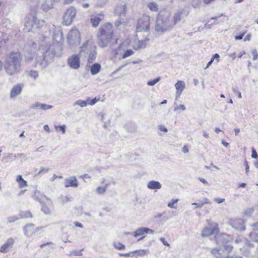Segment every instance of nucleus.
Here are the masks:
<instances>
[{"label":"nucleus","instance_id":"obj_1","mask_svg":"<svg viewBox=\"0 0 258 258\" xmlns=\"http://www.w3.org/2000/svg\"><path fill=\"white\" fill-rule=\"evenodd\" d=\"M28 53H37L35 57V67L40 69L46 68L53 61L55 56H60L62 53V45L59 42L49 44L46 38H44L39 43L29 42L25 46Z\"/></svg>","mask_w":258,"mask_h":258},{"label":"nucleus","instance_id":"obj_2","mask_svg":"<svg viewBox=\"0 0 258 258\" xmlns=\"http://www.w3.org/2000/svg\"><path fill=\"white\" fill-rule=\"evenodd\" d=\"M173 26L174 23L171 21L169 12L165 10L161 11L157 18L155 31L158 34H162L171 29Z\"/></svg>","mask_w":258,"mask_h":258},{"label":"nucleus","instance_id":"obj_3","mask_svg":"<svg viewBox=\"0 0 258 258\" xmlns=\"http://www.w3.org/2000/svg\"><path fill=\"white\" fill-rule=\"evenodd\" d=\"M22 57L19 52H12L6 59L5 70L7 74L13 75L16 73L21 66Z\"/></svg>","mask_w":258,"mask_h":258},{"label":"nucleus","instance_id":"obj_4","mask_svg":"<svg viewBox=\"0 0 258 258\" xmlns=\"http://www.w3.org/2000/svg\"><path fill=\"white\" fill-rule=\"evenodd\" d=\"M111 24L109 22L101 26L99 29V34L98 35V44L101 47H106L112 38V36L104 35L105 28H110Z\"/></svg>","mask_w":258,"mask_h":258},{"label":"nucleus","instance_id":"obj_5","mask_svg":"<svg viewBox=\"0 0 258 258\" xmlns=\"http://www.w3.org/2000/svg\"><path fill=\"white\" fill-rule=\"evenodd\" d=\"M96 47L92 46L88 47V42L84 43L81 47L80 53L81 54L83 52H85L88 54V63H92L96 59L97 56Z\"/></svg>","mask_w":258,"mask_h":258},{"label":"nucleus","instance_id":"obj_6","mask_svg":"<svg viewBox=\"0 0 258 258\" xmlns=\"http://www.w3.org/2000/svg\"><path fill=\"white\" fill-rule=\"evenodd\" d=\"M137 32H144L146 33V36H149L150 30V17L148 16L144 15L139 19L137 25Z\"/></svg>","mask_w":258,"mask_h":258},{"label":"nucleus","instance_id":"obj_7","mask_svg":"<svg viewBox=\"0 0 258 258\" xmlns=\"http://www.w3.org/2000/svg\"><path fill=\"white\" fill-rule=\"evenodd\" d=\"M40 22V20H38L35 17L30 15L26 18L24 30L30 32L37 29L39 27Z\"/></svg>","mask_w":258,"mask_h":258},{"label":"nucleus","instance_id":"obj_8","mask_svg":"<svg viewBox=\"0 0 258 258\" xmlns=\"http://www.w3.org/2000/svg\"><path fill=\"white\" fill-rule=\"evenodd\" d=\"M116 13H118L119 20L115 21V26L117 28L120 29L125 26L124 18L126 14V8L124 4H121L116 10Z\"/></svg>","mask_w":258,"mask_h":258},{"label":"nucleus","instance_id":"obj_9","mask_svg":"<svg viewBox=\"0 0 258 258\" xmlns=\"http://www.w3.org/2000/svg\"><path fill=\"white\" fill-rule=\"evenodd\" d=\"M208 226L205 227L202 232L203 237H207L212 234H216L219 232L218 224L215 223H212L210 220H207Z\"/></svg>","mask_w":258,"mask_h":258},{"label":"nucleus","instance_id":"obj_10","mask_svg":"<svg viewBox=\"0 0 258 258\" xmlns=\"http://www.w3.org/2000/svg\"><path fill=\"white\" fill-rule=\"evenodd\" d=\"M76 15V11L75 8L73 7L69 8L63 16L62 24L66 26L71 25Z\"/></svg>","mask_w":258,"mask_h":258},{"label":"nucleus","instance_id":"obj_11","mask_svg":"<svg viewBox=\"0 0 258 258\" xmlns=\"http://www.w3.org/2000/svg\"><path fill=\"white\" fill-rule=\"evenodd\" d=\"M80 35L79 31L76 29H72L68 35V41L69 44L76 45L80 41Z\"/></svg>","mask_w":258,"mask_h":258},{"label":"nucleus","instance_id":"obj_12","mask_svg":"<svg viewBox=\"0 0 258 258\" xmlns=\"http://www.w3.org/2000/svg\"><path fill=\"white\" fill-rule=\"evenodd\" d=\"M68 63L71 69L77 70L80 67V57L79 55H72L68 58Z\"/></svg>","mask_w":258,"mask_h":258},{"label":"nucleus","instance_id":"obj_13","mask_svg":"<svg viewBox=\"0 0 258 258\" xmlns=\"http://www.w3.org/2000/svg\"><path fill=\"white\" fill-rule=\"evenodd\" d=\"M230 225L235 229L239 231L245 230L244 221L241 219H232L230 221Z\"/></svg>","mask_w":258,"mask_h":258},{"label":"nucleus","instance_id":"obj_14","mask_svg":"<svg viewBox=\"0 0 258 258\" xmlns=\"http://www.w3.org/2000/svg\"><path fill=\"white\" fill-rule=\"evenodd\" d=\"M23 87L24 85L22 84H18L14 85L10 92V98L11 99H15L17 96L21 93Z\"/></svg>","mask_w":258,"mask_h":258},{"label":"nucleus","instance_id":"obj_15","mask_svg":"<svg viewBox=\"0 0 258 258\" xmlns=\"http://www.w3.org/2000/svg\"><path fill=\"white\" fill-rule=\"evenodd\" d=\"M188 15V12L187 11L184 10H179L174 14L173 20H171V21L174 25L180 22L183 17H186Z\"/></svg>","mask_w":258,"mask_h":258},{"label":"nucleus","instance_id":"obj_16","mask_svg":"<svg viewBox=\"0 0 258 258\" xmlns=\"http://www.w3.org/2000/svg\"><path fill=\"white\" fill-rule=\"evenodd\" d=\"M104 19V15L101 13H96L91 16V23L94 27L98 26L99 23Z\"/></svg>","mask_w":258,"mask_h":258},{"label":"nucleus","instance_id":"obj_17","mask_svg":"<svg viewBox=\"0 0 258 258\" xmlns=\"http://www.w3.org/2000/svg\"><path fill=\"white\" fill-rule=\"evenodd\" d=\"M33 198L34 200L38 201L41 204L44 203V201L46 200L49 202L48 205H52V202L50 199L44 195H40L38 191H35L33 196Z\"/></svg>","mask_w":258,"mask_h":258},{"label":"nucleus","instance_id":"obj_18","mask_svg":"<svg viewBox=\"0 0 258 258\" xmlns=\"http://www.w3.org/2000/svg\"><path fill=\"white\" fill-rule=\"evenodd\" d=\"M14 243V240L12 238H8L6 243H5L0 248L1 252H7L12 247Z\"/></svg>","mask_w":258,"mask_h":258},{"label":"nucleus","instance_id":"obj_19","mask_svg":"<svg viewBox=\"0 0 258 258\" xmlns=\"http://www.w3.org/2000/svg\"><path fill=\"white\" fill-rule=\"evenodd\" d=\"M66 187H77L78 186V181L76 176H72L65 179L64 183Z\"/></svg>","mask_w":258,"mask_h":258},{"label":"nucleus","instance_id":"obj_20","mask_svg":"<svg viewBox=\"0 0 258 258\" xmlns=\"http://www.w3.org/2000/svg\"><path fill=\"white\" fill-rule=\"evenodd\" d=\"M216 240L218 244H224L229 241L230 237L229 235L226 234H220L215 236Z\"/></svg>","mask_w":258,"mask_h":258},{"label":"nucleus","instance_id":"obj_21","mask_svg":"<svg viewBox=\"0 0 258 258\" xmlns=\"http://www.w3.org/2000/svg\"><path fill=\"white\" fill-rule=\"evenodd\" d=\"M175 87L176 90V98L179 97L181 94L183 90L185 87V84L184 81H178L175 84Z\"/></svg>","mask_w":258,"mask_h":258},{"label":"nucleus","instance_id":"obj_22","mask_svg":"<svg viewBox=\"0 0 258 258\" xmlns=\"http://www.w3.org/2000/svg\"><path fill=\"white\" fill-rule=\"evenodd\" d=\"M148 36H146L145 40L138 41L135 44L134 48L137 50L145 48L146 47V42L149 40Z\"/></svg>","mask_w":258,"mask_h":258},{"label":"nucleus","instance_id":"obj_23","mask_svg":"<svg viewBox=\"0 0 258 258\" xmlns=\"http://www.w3.org/2000/svg\"><path fill=\"white\" fill-rule=\"evenodd\" d=\"M53 0H45L41 8L45 12H47L53 7Z\"/></svg>","mask_w":258,"mask_h":258},{"label":"nucleus","instance_id":"obj_24","mask_svg":"<svg viewBox=\"0 0 258 258\" xmlns=\"http://www.w3.org/2000/svg\"><path fill=\"white\" fill-rule=\"evenodd\" d=\"M147 187L150 189H159L161 188V184L158 181L151 180L148 183Z\"/></svg>","mask_w":258,"mask_h":258},{"label":"nucleus","instance_id":"obj_25","mask_svg":"<svg viewBox=\"0 0 258 258\" xmlns=\"http://www.w3.org/2000/svg\"><path fill=\"white\" fill-rule=\"evenodd\" d=\"M32 108H35L38 109H42L43 110H46L52 108V105H47L46 104H42L39 102L35 103L32 107Z\"/></svg>","mask_w":258,"mask_h":258},{"label":"nucleus","instance_id":"obj_26","mask_svg":"<svg viewBox=\"0 0 258 258\" xmlns=\"http://www.w3.org/2000/svg\"><path fill=\"white\" fill-rule=\"evenodd\" d=\"M235 242L237 243H244V244L245 246H244L243 247H239V249H240V250L241 251H242V249H244L245 248V247H252V246H253V244L250 243L244 238L238 237L235 240Z\"/></svg>","mask_w":258,"mask_h":258},{"label":"nucleus","instance_id":"obj_27","mask_svg":"<svg viewBox=\"0 0 258 258\" xmlns=\"http://www.w3.org/2000/svg\"><path fill=\"white\" fill-rule=\"evenodd\" d=\"M90 70L92 75L97 74L101 70V66L99 63H95L89 67Z\"/></svg>","mask_w":258,"mask_h":258},{"label":"nucleus","instance_id":"obj_28","mask_svg":"<svg viewBox=\"0 0 258 258\" xmlns=\"http://www.w3.org/2000/svg\"><path fill=\"white\" fill-rule=\"evenodd\" d=\"M124 128L130 133H134L136 131L137 125L135 123L132 121L127 122L124 126Z\"/></svg>","mask_w":258,"mask_h":258},{"label":"nucleus","instance_id":"obj_29","mask_svg":"<svg viewBox=\"0 0 258 258\" xmlns=\"http://www.w3.org/2000/svg\"><path fill=\"white\" fill-rule=\"evenodd\" d=\"M34 225L29 224L24 227V234L27 236H30L33 232Z\"/></svg>","mask_w":258,"mask_h":258},{"label":"nucleus","instance_id":"obj_30","mask_svg":"<svg viewBox=\"0 0 258 258\" xmlns=\"http://www.w3.org/2000/svg\"><path fill=\"white\" fill-rule=\"evenodd\" d=\"M146 230H148L147 228L141 227L137 229L135 231L132 233V234L135 237H138L146 234Z\"/></svg>","mask_w":258,"mask_h":258},{"label":"nucleus","instance_id":"obj_31","mask_svg":"<svg viewBox=\"0 0 258 258\" xmlns=\"http://www.w3.org/2000/svg\"><path fill=\"white\" fill-rule=\"evenodd\" d=\"M16 181L19 183L20 188H23L27 185V181L22 178L21 175H19L17 176Z\"/></svg>","mask_w":258,"mask_h":258},{"label":"nucleus","instance_id":"obj_32","mask_svg":"<svg viewBox=\"0 0 258 258\" xmlns=\"http://www.w3.org/2000/svg\"><path fill=\"white\" fill-rule=\"evenodd\" d=\"M148 7L152 11L157 12L158 10V6L155 2H150L148 5Z\"/></svg>","mask_w":258,"mask_h":258},{"label":"nucleus","instance_id":"obj_33","mask_svg":"<svg viewBox=\"0 0 258 258\" xmlns=\"http://www.w3.org/2000/svg\"><path fill=\"white\" fill-rule=\"evenodd\" d=\"M20 219H24L26 218H32V215L30 211L21 212L20 213Z\"/></svg>","mask_w":258,"mask_h":258},{"label":"nucleus","instance_id":"obj_34","mask_svg":"<svg viewBox=\"0 0 258 258\" xmlns=\"http://www.w3.org/2000/svg\"><path fill=\"white\" fill-rule=\"evenodd\" d=\"M179 201L178 199H172L171 201L168 203L167 206L168 207L176 209L177 208L176 206L174 205L177 203Z\"/></svg>","mask_w":258,"mask_h":258},{"label":"nucleus","instance_id":"obj_35","mask_svg":"<svg viewBox=\"0 0 258 258\" xmlns=\"http://www.w3.org/2000/svg\"><path fill=\"white\" fill-rule=\"evenodd\" d=\"M75 105H79L81 107H84L87 105V102L86 100H78L75 102Z\"/></svg>","mask_w":258,"mask_h":258},{"label":"nucleus","instance_id":"obj_36","mask_svg":"<svg viewBox=\"0 0 258 258\" xmlns=\"http://www.w3.org/2000/svg\"><path fill=\"white\" fill-rule=\"evenodd\" d=\"M220 249L214 248L212 250V253L213 255L215 256V257H216L217 258H219L222 256V253L220 252Z\"/></svg>","mask_w":258,"mask_h":258},{"label":"nucleus","instance_id":"obj_37","mask_svg":"<svg viewBox=\"0 0 258 258\" xmlns=\"http://www.w3.org/2000/svg\"><path fill=\"white\" fill-rule=\"evenodd\" d=\"M225 250L227 252L231 251L233 248V246L230 243L229 241L225 242L224 244H222Z\"/></svg>","mask_w":258,"mask_h":258},{"label":"nucleus","instance_id":"obj_38","mask_svg":"<svg viewBox=\"0 0 258 258\" xmlns=\"http://www.w3.org/2000/svg\"><path fill=\"white\" fill-rule=\"evenodd\" d=\"M61 200V203L62 204H64L67 202H70L73 201V198L72 197H69L68 196L62 197V196L60 197Z\"/></svg>","mask_w":258,"mask_h":258},{"label":"nucleus","instance_id":"obj_39","mask_svg":"<svg viewBox=\"0 0 258 258\" xmlns=\"http://www.w3.org/2000/svg\"><path fill=\"white\" fill-rule=\"evenodd\" d=\"M99 100V98H97L96 97L91 99L90 98H88L86 100V101L87 102V104H89L90 105H93L95 103L97 102V101Z\"/></svg>","mask_w":258,"mask_h":258},{"label":"nucleus","instance_id":"obj_40","mask_svg":"<svg viewBox=\"0 0 258 258\" xmlns=\"http://www.w3.org/2000/svg\"><path fill=\"white\" fill-rule=\"evenodd\" d=\"M251 239L253 241L258 242V234L255 232H250L249 234Z\"/></svg>","mask_w":258,"mask_h":258},{"label":"nucleus","instance_id":"obj_41","mask_svg":"<svg viewBox=\"0 0 258 258\" xmlns=\"http://www.w3.org/2000/svg\"><path fill=\"white\" fill-rule=\"evenodd\" d=\"M134 252L137 253L138 255H144L149 253V251L148 249H142L139 250H136Z\"/></svg>","mask_w":258,"mask_h":258},{"label":"nucleus","instance_id":"obj_42","mask_svg":"<svg viewBox=\"0 0 258 258\" xmlns=\"http://www.w3.org/2000/svg\"><path fill=\"white\" fill-rule=\"evenodd\" d=\"M69 256H78V255H82V253L81 252V250H72L71 251L69 254H68Z\"/></svg>","mask_w":258,"mask_h":258},{"label":"nucleus","instance_id":"obj_43","mask_svg":"<svg viewBox=\"0 0 258 258\" xmlns=\"http://www.w3.org/2000/svg\"><path fill=\"white\" fill-rule=\"evenodd\" d=\"M134 53V51L132 49L127 50L123 54L122 58H125L130 56H131Z\"/></svg>","mask_w":258,"mask_h":258},{"label":"nucleus","instance_id":"obj_44","mask_svg":"<svg viewBox=\"0 0 258 258\" xmlns=\"http://www.w3.org/2000/svg\"><path fill=\"white\" fill-rule=\"evenodd\" d=\"M160 80V78L158 77L154 80L149 81L147 82V85L149 86H154Z\"/></svg>","mask_w":258,"mask_h":258},{"label":"nucleus","instance_id":"obj_45","mask_svg":"<svg viewBox=\"0 0 258 258\" xmlns=\"http://www.w3.org/2000/svg\"><path fill=\"white\" fill-rule=\"evenodd\" d=\"M114 247L118 250H123L125 249V245L121 243L114 244Z\"/></svg>","mask_w":258,"mask_h":258},{"label":"nucleus","instance_id":"obj_46","mask_svg":"<svg viewBox=\"0 0 258 258\" xmlns=\"http://www.w3.org/2000/svg\"><path fill=\"white\" fill-rule=\"evenodd\" d=\"M105 32L104 35H107V36H112L113 34V29H112V26L111 25V27L110 28H105Z\"/></svg>","mask_w":258,"mask_h":258},{"label":"nucleus","instance_id":"obj_47","mask_svg":"<svg viewBox=\"0 0 258 258\" xmlns=\"http://www.w3.org/2000/svg\"><path fill=\"white\" fill-rule=\"evenodd\" d=\"M7 219L9 223H13V222H15V221L19 220L20 218H18V217H17L16 216H10V217H8Z\"/></svg>","mask_w":258,"mask_h":258},{"label":"nucleus","instance_id":"obj_48","mask_svg":"<svg viewBox=\"0 0 258 258\" xmlns=\"http://www.w3.org/2000/svg\"><path fill=\"white\" fill-rule=\"evenodd\" d=\"M42 205V211L45 214H50V209L46 206H45L44 205H43V203Z\"/></svg>","mask_w":258,"mask_h":258},{"label":"nucleus","instance_id":"obj_49","mask_svg":"<svg viewBox=\"0 0 258 258\" xmlns=\"http://www.w3.org/2000/svg\"><path fill=\"white\" fill-rule=\"evenodd\" d=\"M106 187L99 186L96 189V192L98 194H102L105 191Z\"/></svg>","mask_w":258,"mask_h":258},{"label":"nucleus","instance_id":"obj_50","mask_svg":"<svg viewBox=\"0 0 258 258\" xmlns=\"http://www.w3.org/2000/svg\"><path fill=\"white\" fill-rule=\"evenodd\" d=\"M181 110L182 111H184L185 110V107L184 105L181 104L179 106H177L174 107V111H178V110Z\"/></svg>","mask_w":258,"mask_h":258},{"label":"nucleus","instance_id":"obj_51","mask_svg":"<svg viewBox=\"0 0 258 258\" xmlns=\"http://www.w3.org/2000/svg\"><path fill=\"white\" fill-rule=\"evenodd\" d=\"M30 77L33 78L34 79H36L38 77V72L36 71H31L30 72Z\"/></svg>","mask_w":258,"mask_h":258},{"label":"nucleus","instance_id":"obj_52","mask_svg":"<svg viewBox=\"0 0 258 258\" xmlns=\"http://www.w3.org/2000/svg\"><path fill=\"white\" fill-rule=\"evenodd\" d=\"M66 127V126L65 125H60V126H56V125L55 126V130L56 131H57L58 128H59L60 131L62 132V134L65 133Z\"/></svg>","mask_w":258,"mask_h":258},{"label":"nucleus","instance_id":"obj_53","mask_svg":"<svg viewBox=\"0 0 258 258\" xmlns=\"http://www.w3.org/2000/svg\"><path fill=\"white\" fill-rule=\"evenodd\" d=\"M202 0H192V5L194 7L197 8L199 7V5L201 3Z\"/></svg>","mask_w":258,"mask_h":258},{"label":"nucleus","instance_id":"obj_54","mask_svg":"<svg viewBox=\"0 0 258 258\" xmlns=\"http://www.w3.org/2000/svg\"><path fill=\"white\" fill-rule=\"evenodd\" d=\"M251 152H252L251 157L252 158L256 159L258 157V155L253 147H252L251 148Z\"/></svg>","mask_w":258,"mask_h":258},{"label":"nucleus","instance_id":"obj_55","mask_svg":"<svg viewBox=\"0 0 258 258\" xmlns=\"http://www.w3.org/2000/svg\"><path fill=\"white\" fill-rule=\"evenodd\" d=\"M232 90L235 93H237L238 94V98H241L242 97V96H241V93L238 90V87H233L232 88Z\"/></svg>","mask_w":258,"mask_h":258},{"label":"nucleus","instance_id":"obj_56","mask_svg":"<svg viewBox=\"0 0 258 258\" xmlns=\"http://www.w3.org/2000/svg\"><path fill=\"white\" fill-rule=\"evenodd\" d=\"M252 54L253 55V60H255L257 59V58L258 57V53L255 49H254L252 51Z\"/></svg>","mask_w":258,"mask_h":258},{"label":"nucleus","instance_id":"obj_57","mask_svg":"<svg viewBox=\"0 0 258 258\" xmlns=\"http://www.w3.org/2000/svg\"><path fill=\"white\" fill-rule=\"evenodd\" d=\"M158 129L160 130L161 131H163L165 133L167 132L168 130L166 127H165L164 126L162 125H160L158 126Z\"/></svg>","mask_w":258,"mask_h":258},{"label":"nucleus","instance_id":"obj_58","mask_svg":"<svg viewBox=\"0 0 258 258\" xmlns=\"http://www.w3.org/2000/svg\"><path fill=\"white\" fill-rule=\"evenodd\" d=\"M215 201L218 203V204H220L221 203H222L224 201L225 199H222V198H216L215 199Z\"/></svg>","mask_w":258,"mask_h":258},{"label":"nucleus","instance_id":"obj_59","mask_svg":"<svg viewBox=\"0 0 258 258\" xmlns=\"http://www.w3.org/2000/svg\"><path fill=\"white\" fill-rule=\"evenodd\" d=\"M244 166L245 167L246 173L247 174V173L249 171V165H248V162H247V161L246 160H245L244 161Z\"/></svg>","mask_w":258,"mask_h":258},{"label":"nucleus","instance_id":"obj_60","mask_svg":"<svg viewBox=\"0 0 258 258\" xmlns=\"http://www.w3.org/2000/svg\"><path fill=\"white\" fill-rule=\"evenodd\" d=\"M251 226L253 228V230L254 231H258V222L252 224Z\"/></svg>","mask_w":258,"mask_h":258},{"label":"nucleus","instance_id":"obj_61","mask_svg":"<svg viewBox=\"0 0 258 258\" xmlns=\"http://www.w3.org/2000/svg\"><path fill=\"white\" fill-rule=\"evenodd\" d=\"M160 240L162 241L164 245L169 246V244L166 241L164 238H161Z\"/></svg>","mask_w":258,"mask_h":258},{"label":"nucleus","instance_id":"obj_62","mask_svg":"<svg viewBox=\"0 0 258 258\" xmlns=\"http://www.w3.org/2000/svg\"><path fill=\"white\" fill-rule=\"evenodd\" d=\"M49 170V169H45L44 168L42 167L41 168V170L38 172V173L37 174V175H38L43 172H47Z\"/></svg>","mask_w":258,"mask_h":258},{"label":"nucleus","instance_id":"obj_63","mask_svg":"<svg viewBox=\"0 0 258 258\" xmlns=\"http://www.w3.org/2000/svg\"><path fill=\"white\" fill-rule=\"evenodd\" d=\"M182 151L184 153H187L188 152V148L186 145L183 146V147L182 148Z\"/></svg>","mask_w":258,"mask_h":258},{"label":"nucleus","instance_id":"obj_64","mask_svg":"<svg viewBox=\"0 0 258 258\" xmlns=\"http://www.w3.org/2000/svg\"><path fill=\"white\" fill-rule=\"evenodd\" d=\"M251 35L250 34H248V35H247L244 39V41H249L251 39Z\"/></svg>","mask_w":258,"mask_h":258}]
</instances>
